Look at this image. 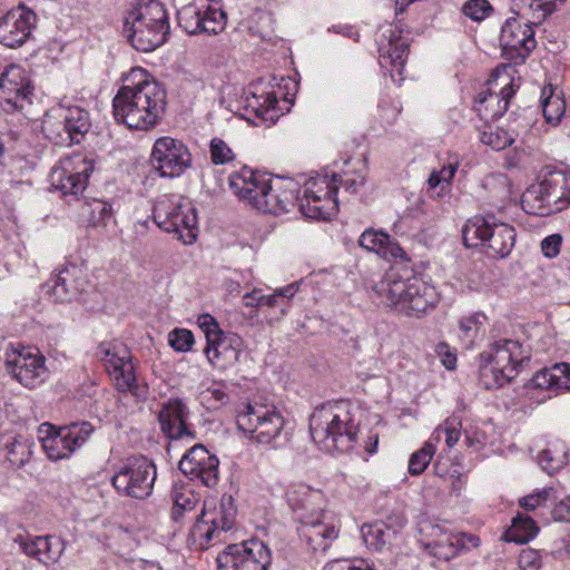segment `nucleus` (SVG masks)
<instances>
[{
  "label": "nucleus",
  "instance_id": "f257e3e1",
  "mask_svg": "<svg viewBox=\"0 0 570 570\" xmlns=\"http://www.w3.org/2000/svg\"><path fill=\"white\" fill-rule=\"evenodd\" d=\"M131 76L141 79L119 88L112 99L114 117L129 129L149 130L165 112L166 91L158 81L146 77L142 69L132 70Z\"/></svg>",
  "mask_w": 570,
  "mask_h": 570
},
{
  "label": "nucleus",
  "instance_id": "f03ea898",
  "mask_svg": "<svg viewBox=\"0 0 570 570\" xmlns=\"http://www.w3.org/2000/svg\"><path fill=\"white\" fill-rule=\"evenodd\" d=\"M228 187L239 200L273 215L288 213L298 200L297 184L294 180H277L273 184L265 175L247 166L228 176Z\"/></svg>",
  "mask_w": 570,
  "mask_h": 570
},
{
  "label": "nucleus",
  "instance_id": "7ed1b4c3",
  "mask_svg": "<svg viewBox=\"0 0 570 570\" xmlns=\"http://www.w3.org/2000/svg\"><path fill=\"white\" fill-rule=\"evenodd\" d=\"M347 402L326 403L316 407L309 416V432L318 448L327 453L351 452L358 438V423Z\"/></svg>",
  "mask_w": 570,
  "mask_h": 570
},
{
  "label": "nucleus",
  "instance_id": "20e7f679",
  "mask_svg": "<svg viewBox=\"0 0 570 570\" xmlns=\"http://www.w3.org/2000/svg\"><path fill=\"white\" fill-rule=\"evenodd\" d=\"M381 302L406 316L420 317L438 303L435 288L419 277L400 278L386 275L374 286Z\"/></svg>",
  "mask_w": 570,
  "mask_h": 570
},
{
  "label": "nucleus",
  "instance_id": "39448f33",
  "mask_svg": "<svg viewBox=\"0 0 570 570\" xmlns=\"http://www.w3.org/2000/svg\"><path fill=\"white\" fill-rule=\"evenodd\" d=\"M237 508L232 494L224 493L218 501H206L199 513H194L189 539L202 549L224 542L226 533L236 523Z\"/></svg>",
  "mask_w": 570,
  "mask_h": 570
},
{
  "label": "nucleus",
  "instance_id": "423d86ee",
  "mask_svg": "<svg viewBox=\"0 0 570 570\" xmlns=\"http://www.w3.org/2000/svg\"><path fill=\"white\" fill-rule=\"evenodd\" d=\"M462 237L466 247H480L489 257L504 258L514 247L517 233L494 215H478L468 219L462 228Z\"/></svg>",
  "mask_w": 570,
  "mask_h": 570
},
{
  "label": "nucleus",
  "instance_id": "0eeeda50",
  "mask_svg": "<svg viewBox=\"0 0 570 570\" xmlns=\"http://www.w3.org/2000/svg\"><path fill=\"white\" fill-rule=\"evenodd\" d=\"M153 220L166 233H174L184 244H191L197 237L196 210L190 204L161 196L153 209Z\"/></svg>",
  "mask_w": 570,
  "mask_h": 570
},
{
  "label": "nucleus",
  "instance_id": "6e6552de",
  "mask_svg": "<svg viewBox=\"0 0 570 570\" xmlns=\"http://www.w3.org/2000/svg\"><path fill=\"white\" fill-rule=\"evenodd\" d=\"M156 475V466L153 461L146 456H132L119 466L111 483L124 495L146 499L151 494Z\"/></svg>",
  "mask_w": 570,
  "mask_h": 570
},
{
  "label": "nucleus",
  "instance_id": "1a4fd4ad",
  "mask_svg": "<svg viewBox=\"0 0 570 570\" xmlns=\"http://www.w3.org/2000/svg\"><path fill=\"white\" fill-rule=\"evenodd\" d=\"M42 448L50 460L57 461L69 458L81 448L94 432V426L87 421L73 422L56 429L51 424H42L39 429Z\"/></svg>",
  "mask_w": 570,
  "mask_h": 570
},
{
  "label": "nucleus",
  "instance_id": "9d476101",
  "mask_svg": "<svg viewBox=\"0 0 570 570\" xmlns=\"http://www.w3.org/2000/svg\"><path fill=\"white\" fill-rule=\"evenodd\" d=\"M236 423L239 430L248 433L261 444H272L282 434L284 419L275 406L264 404H247L237 414Z\"/></svg>",
  "mask_w": 570,
  "mask_h": 570
},
{
  "label": "nucleus",
  "instance_id": "9b49d317",
  "mask_svg": "<svg viewBox=\"0 0 570 570\" xmlns=\"http://www.w3.org/2000/svg\"><path fill=\"white\" fill-rule=\"evenodd\" d=\"M217 563L218 570H268L272 552L263 541L250 539L227 546Z\"/></svg>",
  "mask_w": 570,
  "mask_h": 570
},
{
  "label": "nucleus",
  "instance_id": "f8f14e48",
  "mask_svg": "<svg viewBox=\"0 0 570 570\" xmlns=\"http://www.w3.org/2000/svg\"><path fill=\"white\" fill-rule=\"evenodd\" d=\"M298 521L297 531L301 540L315 552H325L338 537L340 520L330 511L302 513Z\"/></svg>",
  "mask_w": 570,
  "mask_h": 570
},
{
  "label": "nucleus",
  "instance_id": "ddd939ff",
  "mask_svg": "<svg viewBox=\"0 0 570 570\" xmlns=\"http://www.w3.org/2000/svg\"><path fill=\"white\" fill-rule=\"evenodd\" d=\"M97 356L105 362L118 391L139 395L131 354L124 344L101 343L97 348Z\"/></svg>",
  "mask_w": 570,
  "mask_h": 570
},
{
  "label": "nucleus",
  "instance_id": "4468645a",
  "mask_svg": "<svg viewBox=\"0 0 570 570\" xmlns=\"http://www.w3.org/2000/svg\"><path fill=\"white\" fill-rule=\"evenodd\" d=\"M7 372L27 389H36L48 377L45 356L31 347L13 350L7 354Z\"/></svg>",
  "mask_w": 570,
  "mask_h": 570
},
{
  "label": "nucleus",
  "instance_id": "2eb2a0df",
  "mask_svg": "<svg viewBox=\"0 0 570 570\" xmlns=\"http://www.w3.org/2000/svg\"><path fill=\"white\" fill-rule=\"evenodd\" d=\"M177 21L189 35H217L226 26V13L222 9L208 6L206 0H195L177 10Z\"/></svg>",
  "mask_w": 570,
  "mask_h": 570
},
{
  "label": "nucleus",
  "instance_id": "dca6fc26",
  "mask_svg": "<svg viewBox=\"0 0 570 570\" xmlns=\"http://www.w3.org/2000/svg\"><path fill=\"white\" fill-rule=\"evenodd\" d=\"M32 86L28 71L19 65H9L0 73V107L6 112L24 109L31 104Z\"/></svg>",
  "mask_w": 570,
  "mask_h": 570
},
{
  "label": "nucleus",
  "instance_id": "f3484780",
  "mask_svg": "<svg viewBox=\"0 0 570 570\" xmlns=\"http://www.w3.org/2000/svg\"><path fill=\"white\" fill-rule=\"evenodd\" d=\"M428 542L425 549L441 561H450L461 551L479 546V538L466 533H454L440 524L428 523L422 528Z\"/></svg>",
  "mask_w": 570,
  "mask_h": 570
},
{
  "label": "nucleus",
  "instance_id": "a211bd4d",
  "mask_svg": "<svg viewBox=\"0 0 570 570\" xmlns=\"http://www.w3.org/2000/svg\"><path fill=\"white\" fill-rule=\"evenodd\" d=\"M150 161L163 177H179L191 166V154L180 140L161 137L153 148Z\"/></svg>",
  "mask_w": 570,
  "mask_h": 570
},
{
  "label": "nucleus",
  "instance_id": "6ab92c4d",
  "mask_svg": "<svg viewBox=\"0 0 570 570\" xmlns=\"http://www.w3.org/2000/svg\"><path fill=\"white\" fill-rule=\"evenodd\" d=\"M336 187H331L326 177L312 178L306 181L304 196L297 200L303 215L314 219H327L337 208Z\"/></svg>",
  "mask_w": 570,
  "mask_h": 570
},
{
  "label": "nucleus",
  "instance_id": "aec40b11",
  "mask_svg": "<svg viewBox=\"0 0 570 570\" xmlns=\"http://www.w3.org/2000/svg\"><path fill=\"white\" fill-rule=\"evenodd\" d=\"M531 20L522 23L517 18H509L501 28L500 43L503 53L513 60L524 61L535 48L534 30Z\"/></svg>",
  "mask_w": 570,
  "mask_h": 570
},
{
  "label": "nucleus",
  "instance_id": "412c9836",
  "mask_svg": "<svg viewBox=\"0 0 570 570\" xmlns=\"http://www.w3.org/2000/svg\"><path fill=\"white\" fill-rule=\"evenodd\" d=\"M87 287L88 282L82 268L69 264L43 285V292L53 302L66 303L79 299Z\"/></svg>",
  "mask_w": 570,
  "mask_h": 570
},
{
  "label": "nucleus",
  "instance_id": "4be33fe9",
  "mask_svg": "<svg viewBox=\"0 0 570 570\" xmlns=\"http://www.w3.org/2000/svg\"><path fill=\"white\" fill-rule=\"evenodd\" d=\"M219 461L203 444H196L179 461V470L191 481L214 487L218 481Z\"/></svg>",
  "mask_w": 570,
  "mask_h": 570
},
{
  "label": "nucleus",
  "instance_id": "5701e85b",
  "mask_svg": "<svg viewBox=\"0 0 570 570\" xmlns=\"http://www.w3.org/2000/svg\"><path fill=\"white\" fill-rule=\"evenodd\" d=\"M124 33L131 46L142 52H149L166 42L169 35V22H142L141 19L134 20L126 17L124 21Z\"/></svg>",
  "mask_w": 570,
  "mask_h": 570
},
{
  "label": "nucleus",
  "instance_id": "b1692460",
  "mask_svg": "<svg viewBox=\"0 0 570 570\" xmlns=\"http://www.w3.org/2000/svg\"><path fill=\"white\" fill-rule=\"evenodd\" d=\"M37 16L23 4L0 17V43L8 48L20 47L36 27Z\"/></svg>",
  "mask_w": 570,
  "mask_h": 570
},
{
  "label": "nucleus",
  "instance_id": "393cba45",
  "mask_svg": "<svg viewBox=\"0 0 570 570\" xmlns=\"http://www.w3.org/2000/svg\"><path fill=\"white\" fill-rule=\"evenodd\" d=\"M89 166L83 159L65 158L50 173V184L62 196H77L87 186Z\"/></svg>",
  "mask_w": 570,
  "mask_h": 570
},
{
  "label": "nucleus",
  "instance_id": "a878e982",
  "mask_svg": "<svg viewBox=\"0 0 570 570\" xmlns=\"http://www.w3.org/2000/svg\"><path fill=\"white\" fill-rule=\"evenodd\" d=\"M189 411L179 399L168 400L158 413L161 432L170 440H195L196 433L187 424Z\"/></svg>",
  "mask_w": 570,
  "mask_h": 570
},
{
  "label": "nucleus",
  "instance_id": "bb28decb",
  "mask_svg": "<svg viewBox=\"0 0 570 570\" xmlns=\"http://www.w3.org/2000/svg\"><path fill=\"white\" fill-rule=\"evenodd\" d=\"M515 91L517 87L513 80L504 83L499 92L491 89L482 91L475 100L474 109L484 121L495 120L507 111Z\"/></svg>",
  "mask_w": 570,
  "mask_h": 570
},
{
  "label": "nucleus",
  "instance_id": "cd10ccee",
  "mask_svg": "<svg viewBox=\"0 0 570 570\" xmlns=\"http://www.w3.org/2000/svg\"><path fill=\"white\" fill-rule=\"evenodd\" d=\"M480 360L491 361L497 366L502 367L504 372L511 368L512 377H514L525 356H523L522 346L518 341L503 338L495 341L488 351L482 352Z\"/></svg>",
  "mask_w": 570,
  "mask_h": 570
},
{
  "label": "nucleus",
  "instance_id": "c85d7f7f",
  "mask_svg": "<svg viewBox=\"0 0 570 570\" xmlns=\"http://www.w3.org/2000/svg\"><path fill=\"white\" fill-rule=\"evenodd\" d=\"M239 345L240 338L238 336L222 334L215 337L214 341L209 340L205 353L213 366L219 370H226L239 361Z\"/></svg>",
  "mask_w": 570,
  "mask_h": 570
},
{
  "label": "nucleus",
  "instance_id": "c756f323",
  "mask_svg": "<svg viewBox=\"0 0 570 570\" xmlns=\"http://www.w3.org/2000/svg\"><path fill=\"white\" fill-rule=\"evenodd\" d=\"M530 390H546L559 394L570 391V364L556 363L551 367H543L525 384Z\"/></svg>",
  "mask_w": 570,
  "mask_h": 570
},
{
  "label": "nucleus",
  "instance_id": "7c9ffc66",
  "mask_svg": "<svg viewBox=\"0 0 570 570\" xmlns=\"http://www.w3.org/2000/svg\"><path fill=\"white\" fill-rule=\"evenodd\" d=\"M21 550L29 557L48 566L56 563L65 551V541L55 535L36 537L32 540L19 539Z\"/></svg>",
  "mask_w": 570,
  "mask_h": 570
},
{
  "label": "nucleus",
  "instance_id": "2f4dec72",
  "mask_svg": "<svg viewBox=\"0 0 570 570\" xmlns=\"http://www.w3.org/2000/svg\"><path fill=\"white\" fill-rule=\"evenodd\" d=\"M68 112L65 106H58L48 110L42 119L41 130L46 138L55 145L69 147L76 142L71 135V127L68 125Z\"/></svg>",
  "mask_w": 570,
  "mask_h": 570
},
{
  "label": "nucleus",
  "instance_id": "473e14b6",
  "mask_svg": "<svg viewBox=\"0 0 570 570\" xmlns=\"http://www.w3.org/2000/svg\"><path fill=\"white\" fill-rule=\"evenodd\" d=\"M358 245L367 252L387 258H402L405 256L403 248L383 230L368 228L362 233Z\"/></svg>",
  "mask_w": 570,
  "mask_h": 570
},
{
  "label": "nucleus",
  "instance_id": "72a5a7b5",
  "mask_svg": "<svg viewBox=\"0 0 570 570\" xmlns=\"http://www.w3.org/2000/svg\"><path fill=\"white\" fill-rule=\"evenodd\" d=\"M401 522L397 527H393L383 521L364 524L361 528L362 538L365 546L373 551L382 552L389 550L395 541L400 529L403 528Z\"/></svg>",
  "mask_w": 570,
  "mask_h": 570
},
{
  "label": "nucleus",
  "instance_id": "f704fd0d",
  "mask_svg": "<svg viewBox=\"0 0 570 570\" xmlns=\"http://www.w3.org/2000/svg\"><path fill=\"white\" fill-rule=\"evenodd\" d=\"M543 179L553 214L567 208L570 205V176L559 170L548 173Z\"/></svg>",
  "mask_w": 570,
  "mask_h": 570
},
{
  "label": "nucleus",
  "instance_id": "c9c22d12",
  "mask_svg": "<svg viewBox=\"0 0 570 570\" xmlns=\"http://www.w3.org/2000/svg\"><path fill=\"white\" fill-rule=\"evenodd\" d=\"M173 501L171 519L180 522L185 517L194 513L200 503V497L188 484H175L170 492Z\"/></svg>",
  "mask_w": 570,
  "mask_h": 570
},
{
  "label": "nucleus",
  "instance_id": "e433bc0d",
  "mask_svg": "<svg viewBox=\"0 0 570 570\" xmlns=\"http://www.w3.org/2000/svg\"><path fill=\"white\" fill-rule=\"evenodd\" d=\"M521 205L525 213L535 216H549L553 214L548 193L544 188V179L525 189L521 197Z\"/></svg>",
  "mask_w": 570,
  "mask_h": 570
},
{
  "label": "nucleus",
  "instance_id": "4c0bfd02",
  "mask_svg": "<svg viewBox=\"0 0 570 570\" xmlns=\"http://www.w3.org/2000/svg\"><path fill=\"white\" fill-rule=\"evenodd\" d=\"M541 106L546 121L552 126L559 125L567 109L562 92L558 91L552 85L543 87Z\"/></svg>",
  "mask_w": 570,
  "mask_h": 570
},
{
  "label": "nucleus",
  "instance_id": "58836bf2",
  "mask_svg": "<svg viewBox=\"0 0 570 570\" xmlns=\"http://www.w3.org/2000/svg\"><path fill=\"white\" fill-rule=\"evenodd\" d=\"M407 55L409 43L391 37L387 47L380 49L379 62L383 68L392 67L391 72L395 70L401 73Z\"/></svg>",
  "mask_w": 570,
  "mask_h": 570
},
{
  "label": "nucleus",
  "instance_id": "ea45409f",
  "mask_svg": "<svg viewBox=\"0 0 570 570\" xmlns=\"http://www.w3.org/2000/svg\"><path fill=\"white\" fill-rule=\"evenodd\" d=\"M529 124H517L515 126L504 129L501 127L489 128L481 132L480 140L482 144L490 146L494 150H503L511 146L515 137L523 129H527Z\"/></svg>",
  "mask_w": 570,
  "mask_h": 570
},
{
  "label": "nucleus",
  "instance_id": "a19ab883",
  "mask_svg": "<svg viewBox=\"0 0 570 570\" xmlns=\"http://www.w3.org/2000/svg\"><path fill=\"white\" fill-rule=\"evenodd\" d=\"M538 531L539 528L532 518L522 513H518L512 519V524L504 532L503 538L508 542L522 544L533 539Z\"/></svg>",
  "mask_w": 570,
  "mask_h": 570
},
{
  "label": "nucleus",
  "instance_id": "79ce46f5",
  "mask_svg": "<svg viewBox=\"0 0 570 570\" xmlns=\"http://www.w3.org/2000/svg\"><path fill=\"white\" fill-rule=\"evenodd\" d=\"M512 370L504 372L502 367L497 366L488 360H480L479 380L487 390L502 387L512 380Z\"/></svg>",
  "mask_w": 570,
  "mask_h": 570
},
{
  "label": "nucleus",
  "instance_id": "37998d69",
  "mask_svg": "<svg viewBox=\"0 0 570 570\" xmlns=\"http://www.w3.org/2000/svg\"><path fill=\"white\" fill-rule=\"evenodd\" d=\"M487 316L482 313H472L459 320V337L466 347L473 346L474 341L483 334Z\"/></svg>",
  "mask_w": 570,
  "mask_h": 570
},
{
  "label": "nucleus",
  "instance_id": "c03bdc74",
  "mask_svg": "<svg viewBox=\"0 0 570 570\" xmlns=\"http://www.w3.org/2000/svg\"><path fill=\"white\" fill-rule=\"evenodd\" d=\"M134 20L141 19L148 22L168 21L164 4L158 0H138L137 4L127 13Z\"/></svg>",
  "mask_w": 570,
  "mask_h": 570
},
{
  "label": "nucleus",
  "instance_id": "a18cd8bd",
  "mask_svg": "<svg viewBox=\"0 0 570 570\" xmlns=\"http://www.w3.org/2000/svg\"><path fill=\"white\" fill-rule=\"evenodd\" d=\"M81 216L94 227L106 226L112 218V207L101 199H92L81 205Z\"/></svg>",
  "mask_w": 570,
  "mask_h": 570
},
{
  "label": "nucleus",
  "instance_id": "49530a36",
  "mask_svg": "<svg viewBox=\"0 0 570 570\" xmlns=\"http://www.w3.org/2000/svg\"><path fill=\"white\" fill-rule=\"evenodd\" d=\"M539 464L548 474L559 471L568 462V449L564 444H553L540 452Z\"/></svg>",
  "mask_w": 570,
  "mask_h": 570
},
{
  "label": "nucleus",
  "instance_id": "de8ad7c7",
  "mask_svg": "<svg viewBox=\"0 0 570 570\" xmlns=\"http://www.w3.org/2000/svg\"><path fill=\"white\" fill-rule=\"evenodd\" d=\"M567 0H519L522 10L531 11V23L539 24Z\"/></svg>",
  "mask_w": 570,
  "mask_h": 570
},
{
  "label": "nucleus",
  "instance_id": "09e8293b",
  "mask_svg": "<svg viewBox=\"0 0 570 570\" xmlns=\"http://www.w3.org/2000/svg\"><path fill=\"white\" fill-rule=\"evenodd\" d=\"M68 112V125L71 127V135L76 138V142H81L91 127L89 112L78 106L65 107Z\"/></svg>",
  "mask_w": 570,
  "mask_h": 570
},
{
  "label": "nucleus",
  "instance_id": "8fccbe9b",
  "mask_svg": "<svg viewBox=\"0 0 570 570\" xmlns=\"http://www.w3.org/2000/svg\"><path fill=\"white\" fill-rule=\"evenodd\" d=\"M33 442L22 435H18L7 444V460L14 466L21 468L29 462L32 455Z\"/></svg>",
  "mask_w": 570,
  "mask_h": 570
},
{
  "label": "nucleus",
  "instance_id": "3c124183",
  "mask_svg": "<svg viewBox=\"0 0 570 570\" xmlns=\"http://www.w3.org/2000/svg\"><path fill=\"white\" fill-rule=\"evenodd\" d=\"M277 102L274 94L253 95L252 98H246V108L250 109L257 118L267 121L274 119Z\"/></svg>",
  "mask_w": 570,
  "mask_h": 570
},
{
  "label": "nucleus",
  "instance_id": "603ef678",
  "mask_svg": "<svg viewBox=\"0 0 570 570\" xmlns=\"http://www.w3.org/2000/svg\"><path fill=\"white\" fill-rule=\"evenodd\" d=\"M434 452L435 448L432 443H424L420 450L411 455L409 461V473L412 475L421 474L429 465L434 455Z\"/></svg>",
  "mask_w": 570,
  "mask_h": 570
},
{
  "label": "nucleus",
  "instance_id": "864d4df0",
  "mask_svg": "<svg viewBox=\"0 0 570 570\" xmlns=\"http://www.w3.org/2000/svg\"><path fill=\"white\" fill-rule=\"evenodd\" d=\"M297 283H292L286 287L276 289L271 295H264L263 305L268 307H281L282 314H285L288 306V299L294 296V294L297 292Z\"/></svg>",
  "mask_w": 570,
  "mask_h": 570
},
{
  "label": "nucleus",
  "instance_id": "5fc2aeb1",
  "mask_svg": "<svg viewBox=\"0 0 570 570\" xmlns=\"http://www.w3.org/2000/svg\"><path fill=\"white\" fill-rule=\"evenodd\" d=\"M461 11L471 20L481 22L491 14L493 7L488 0H468Z\"/></svg>",
  "mask_w": 570,
  "mask_h": 570
},
{
  "label": "nucleus",
  "instance_id": "6e6d98bb",
  "mask_svg": "<svg viewBox=\"0 0 570 570\" xmlns=\"http://www.w3.org/2000/svg\"><path fill=\"white\" fill-rule=\"evenodd\" d=\"M210 157L215 165H224L232 161L235 157L233 150L220 138H213L210 140Z\"/></svg>",
  "mask_w": 570,
  "mask_h": 570
},
{
  "label": "nucleus",
  "instance_id": "4d7b16f0",
  "mask_svg": "<svg viewBox=\"0 0 570 570\" xmlns=\"http://www.w3.org/2000/svg\"><path fill=\"white\" fill-rule=\"evenodd\" d=\"M168 337L170 346L178 352L188 351L194 343L193 333L186 328H175Z\"/></svg>",
  "mask_w": 570,
  "mask_h": 570
},
{
  "label": "nucleus",
  "instance_id": "13d9d810",
  "mask_svg": "<svg viewBox=\"0 0 570 570\" xmlns=\"http://www.w3.org/2000/svg\"><path fill=\"white\" fill-rule=\"evenodd\" d=\"M312 493V489L303 483L291 485L286 491V499L294 511L304 505L305 497Z\"/></svg>",
  "mask_w": 570,
  "mask_h": 570
},
{
  "label": "nucleus",
  "instance_id": "bf43d9fd",
  "mask_svg": "<svg viewBox=\"0 0 570 570\" xmlns=\"http://www.w3.org/2000/svg\"><path fill=\"white\" fill-rule=\"evenodd\" d=\"M460 425V422H456L455 419H448L443 425L435 430L434 433L436 434V438L440 439L441 433L444 432L448 446L453 448L461 435Z\"/></svg>",
  "mask_w": 570,
  "mask_h": 570
},
{
  "label": "nucleus",
  "instance_id": "052dcab7",
  "mask_svg": "<svg viewBox=\"0 0 570 570\" xmlns=\"http://www.w3.org/2000/svg\"><path fill=\"white\" fill-rule=\"evenodd\" d=\"M551 489H542L519 500V504L527 511H532L544 504L550 495Z\"/></svg>",
  "mask_w": 570,
  "mask_h": 570
},
{
  "label": "nucleus",
  "instance_id": "680f3d73",
  "mask_svg": "<svg viewBox=\"0 0 570 570\" xmlns=\"http://www.w3.org/2000/svg\"><path fill=\"white\" fill-rule=\"evenodd\" d=\"M198 324H199V327L205 333L207 344L209 343V340L214 341L215 337H218L222 334H224L219 330L218 323L216 322V320L213 316H210L209 314L200 315L198 317Z\"/></svg>",
  "mask_w": 570,
  "mask_h": 570
},
{
  "label": "nucleus",
  "instance_id": "e2e57ef3",
  "mask_svg": "<svg viewBox=\"0 0 570 570\" xmlns=\"http://www.w3.org/2000/svg\"><path fill=\"white\" fill-rule=\"evenodd\" d=\"M562 245V236L560 234H551L542 239L541 252L548 258H554L559 255Z\"/></svg>",
  "mask_w": 570,
  "mask_h": 570
},
{
  "label": "nucleus",
  "instance_id": "0e129e2a",
  "mask_svg": "<svg viewBox=\"0 0 570 570\" xmlns=\"http://www.w3.org/2000/svg\"><path fill=\"white\" fill-rule=\"evenodd\" d=\"M520 570H540L541 558L534 550H523L519 556Z\"/></svg>",
  "mask_w": 570,
  "mask_h": 570
},
{
  "label": "nucleus",
  "instance_id": "69168bd1",
  "mask_svg": "<svg viewBox=\"0 0 570 570\" xmlns=\"http://www.w3.org/2000/svg\"><path fill=\"white\" fill-rule=\"evenodd\" d=\"M324 570H374L364 560L351 561V560H335L327 563Z\"/></svg>",
  "mask_w": 570,
  "mask_h": 570
},
{
  "label": "nucleus",
  "instance_id": "338daca9",
  "mask_svg": "<svg viewBox=\"0 0 570 570\" xmlns=\"http://www.w3.org/2000/svg\"><path fill=\"white\" fill-rule=\"evenodd\" d=\"M551 513L556 521L570 522V497L558 502Z\"/></svg>",
  "mask_w": 570,
  "mask_h": 570
},
{
  "label": "nucleus",
  "instance_id": "774afa93",
  "mask_svg": "<svg viewBox=\"0 0 570 570\" xmlns=\"http://www.w3.org/2000/svg\"><path fill=\"white\" fill-rule=\"evenodd\" d=\"M207 401H214L217 404H225L228 401V395L222 389L209 387L205 391Z\"/></svg>",
  "mask_w": 570,
  "mask_h": 570
}]
</instances>
